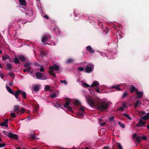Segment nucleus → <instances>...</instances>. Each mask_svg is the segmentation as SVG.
<instances>
[{"instance_id":"f257e3e1","label":"nucleus","mask_w":149,"mask_h":149,"mask_svg":"<svg viewBox=\"0 0 149 149\" xmlns=\"http://www.w3.org/2000/svg\"><path fill=\"white\" fill-rule=\"evenodd\" d=\"M86 98L87 103L90 106L95 108L102 111L107 110L109 106L107 102L94 100L91 96L86 97Z\"/></svg>"},{"instance_id":"f03ea898","label":"nucleus","mask_w":149,"mask_h":149,"mask_svg":"<svg viewBox=\"0 0 149 149\" xmlns=\"http://www.w3.org/2000/svg\"><path fill=\"white\" fill-rule=\"evenodd\" d=\"M51 38V36L49 35H47L44 36L41 39L42 42L44 44L45 42H48V40Z\"/></svg>"},{"instance_id":"7ed1b4c3","label":"nucleus","mask_w":149,"mask_h":149,"mask_svg":"<svg viewBox=\"0 0 149 149\" xmlns=\"http://www.w3.org/2000/svg\"><path fill=\"white\" fill-rule=\"evenodd\" d=\"M146 123V121H143L141 119H140V120L136 124V127L145 126Z\"/></svg>"},{"instance_id":"20e7f679","label":"nucleus","mask_w":149,"mask_h":149,"mask_svg":"<svg viewBox=\"0 0 149 149\" xmlns=\"http://www.w3.org/2000/svg\"><path fill=\"white\" fill-rule=\"evenodd\" d=\"M94 66L92 65L91 66H87L84 70L86 73H90L93 70Z\"/></svg>"},{"instance_id":"39448f33","label":"nucleus","mask_w":149,"mask_h":149,"mask_svg":"<svg viewBox=\"0 0 149 149\" xmlns=\"http://www.w3.org/2000/svg\"><path fill=\"white\" fill-rule=\"evenodd\" d=\"M8 137L11 139H18L19 138L17 135L15 134H13L11 132H10L8 135Z\"/></svg>"},{"instance_id":"423d86ee","label":"nucleus","mask_w":149,"mask_h":149,"mask_svg":"<svg viewBox=\"0 0 149 149\" xmlns=\"http://www.w3.org/2000/svg\"><path fill=\"white\" fill-rule=\"evenodd\" d=\"M59 68V67L58 65L56 64H54L53 66L50 67L49 70L52 71L54 70H58Z\"/></svg>"},{"instance_id":"0eeeda50","label":"nucleus","mask_w":149,"mask_h":149,"mask_svg":"<svg viewBox=\"0 0 149 149\" xmlns=\"http://www.w3.org/2000/svg\"><path fill=\"white\" fill-rule=\"evenodd\" d=\"M33 14V11L30 9H28L25 11V14L26 16H32Z\"/></svg>"},{"instance_id":"6e6552de","label":"nucleus","mask_w":149,"mask_h":149,"mask_svg":"<svg viewBox=\"0 0 149 149\" xmlns=\"http://www.w3.org/2000/svg\"><path fill=\"white\" fill-rule=\"evenodd\" d=\"M19 108V106L18 105H15L14 106V111L16 112L18 115H20Z\"/></svg>"},{"instance_id":"1a4fd4ad","label":"nucleus","mask_w":149,"mask_h":149,"mask_svg":"<svg viewBox=\"0 0 149 149\" xmlns=\"http://www.w3.org/2000/svg\"><path fill=\"white\" fill-rule=\"evenodd\" d=\"M18 58L19 60L22 62H24L26 61V58L22 55H20L18 56Z\"/></svg>"},{"instance_id":"9d476101","label":"nucleus","mask_w":149,"mask_h":149,"mask_svg":"<svg viewBox=\"0 0 149 149\" xmlns=\"http://www.w3.org/2000/svg\"><path fill=\"white\" fill-rule=\"evenodd\" d=\"M100 86L99 83L96 81H93V84L91 86V87H96L97 88Z\"/></svg>"},{"instance_id":"9b49d317","label":"nucleus","mask_w":149,"mask_h":149,"mask_svg":"<svg viewBox=\"0 0 149 149\" xmlns=\"http://www.w3.org/2000/svg\"><path fill=\"white\" fill-rule=\"evenodd\" d=\"M21 91L18 90L16 91L15 93L14 92V94L13 95H14L16 98L19 99L18 95L21 93Z\"/></svg>"},{"instance_id":"f8f14e48","label":"nucleus","mask_w":149,"mask_h":149,"mask_svg":"<svg viewBox=\"0 0 149 149\" xmlns=\"http://www.w3.org/2000/svg\"><path fill=\"white\" fill-rule=\"evenodd\" d=\"M130 92L132 93L135 92V93L138 91V90L134 86H131L130 88Z\"/></svg>"},{"instance_id":"ddd939ff","label":"nucleus","mask_w":149,"mask_h":149,"mask_svg":"<svg viewBox=\"0 0 149 149\" xmlns=\"http://www.w3.org/2000/svg\"><path fill=\"white\" fill-rule=\"evenodd\" d=\"M84 109L81 107L79 109V115L80 116H83L84 115Z\"/></svg>"},{"instance_id":"4468645a","label":"nucleus","mask_w":149,"mask_h":149,"mask_svg":"<svg viewBox=\"0 0 149 149\" xmlns=\"http://www.w3.org/2000/svg\"><path fill=\"white\" fill-rule=\"evenodd\" d=\"M86 50L90 53H94L95 52L92 49L90 46H88L86 47Z\"/></svg>"},{"instance_id":"2eb2a0df","label":"nucleus","mask_w":149,"mask_h":149,"mask_svg":"<svg viewBox=\"0 0 149 149\" xmlns=\"http://www.w3.org/2000/svg\"><path fill=\"white\" fill-rule=\"evenodd\" d=\"M32 65L31 62L30 61H26L24 64V66L25 68L31 67V66Z\"/></svg>"},{"instance_id":"dca6fc26","label":"nucleus","mask_w":149,"mask_h":149,"mask_svg":"<svg viewBox=\"0 0 149 149\" xmlns=\"http://www.w3.org/2000/svg\"><path fill=\"white\" fill-rule=\"evenodd\" d=\"M37 78L40 79L42 78L43 76L42 74L40 72H37L35 74Z\"/></svg>"},{"instance_id":"f3484780","label":"nucleus","mask_w":149,"mask_h":149,"mask_svg":"<svg viewBox=\"0 0 149 149\" xmlns=\"http://www.w3.org/2000/svg\"><path fill=\"white\" fill-rule=\"evenodd\" d=\"M135 93L137 94V97L139 98L141 97L143 95V93L141 91H139L138 90Z\"/></svg>"},{"instance_id":"a211bd4d","label":"nucleus","mask_w":149,"mask_h":149,"mask_svg":"<svg viewBox=\"0 0 149 149\" xmlns=\"http://www.w3.org/2000/svg\"><path fill=\"white\" fill-rule=\"evenodd\" d=\"M6 88L7 90V91L10 93L12 94V95H13L14 94V92L12 90V89L9 86H7V85L6 84Z\"/></svg>"},{"instance_id":"6ab92c4d","label":"nucleus","mask_w":149,"mask_h":149,"mask_svg":"<svg viewBox=\"0 0 149 149\" xmlns=\"http://www.w3.org/2000/svg\"><path fill=\"white\" fill-rule=\"evenodd\" d=\"M19 2L20 6H26V3L25 0H19Z\"/></svg>"},{"instance_id":"aec40b11","label":"nucleus","mask_w":149,"mask_h":149,"mask_svg":"<svg viewBox=\"0 0 149 149\" xmlns=\"http://www.w3.org/2000/svg\"><path fill=\"white\" fill-rule=\"evenodd\" d=\"M7 70H11L13 67L12 65L10 63H8L6 65Z\"/></svg>"},{"instance_id":"412c9836","label":"nucleus","mask_w":149,"mask_h":149,"mask_svg":"<svg viewBox=\"0 0 149 149\" xmlns=\"http://www.w3.org/2000/svg\"><path fill=\"white\" fill-rule=\"evenodd\" d=\"M33 89L34 91H37L39 90V87L38 85H35L33 87Z\"/></svg>"},{"instance_id":"4be33fe9","label":"nucleus","mask_w":149,"mask_h":149,"mask_svg":"<svg viewBox=\"0 0 149 149\" xmlns=\"http://www.w3.org/2000/svg\"><path fill=\"white\" fill-rule=\"evenodd\" d=\"M149 118V115L148 114V113H147V115H145V116H143L142 118L141 119L144 120H147Z\"/></svg>"},{"instance_id":"5701e85b","label":"nucleus","mask_w":149,"mask_h":149,"mask_svg":"<svg viewBox=\"0 0 149 149\" xmlns=\"http://www.w3.org/2000/svg\"><path fill=\"white\" fill-rule=\"evenodd\" d=\"M14 62L16 64H19L20 63L18 58L15 57L14 59Z\"/></svg>"},{"instance_id":"b1692460","label":"nucleus","mask_w":149,"mask_h":149,"mask_svg":"<svg viewBox=\"0 0 149 149\" xmlns=\"http://www.w3.org/2000/svg\"><path fill=\"white\" fill-rule=\"evenodd\" d=\"M74 104L76 106L79 105L81 103L80 102L77 100H75L73 102Z\"/></svg>"},{"instance_id":"393cba45","label":"nucleus","mask_w":149,"mask_h":149,"mask_svg":"<svg viewBox=\"0 0 149 149\" xmlns=\"http://www.w3.org/2000/svg\"><path fill=\"white\" fill-rule=\"evenodd\" d=\"M74 61V60L71 58H70L68 59L66 61V63L67 64L71 63L73 62Z\"/></svg>"},{"instance_id":"a878e982","label":"nucleus","mask_w":149,"mask_h":149,"mask_svg":"<svg viewBox=\"0 0 149 149\" xmlns=\"http://www.w3.org/2000/svg\"><path fill=\"white\" fill-rule=\"evenodd\" d=\"M21 93L22 95V97L24 99H25L26 98V93L24 91H22L21 92Z\"/></svg>"},{"instance_id":"bb28decb","label":"nucleus","mask_w":149,"mask_h":149,"mask_svg":"<svg viewBox=\"0 0 149 149\" xmlns=\"http://www.w3.org/2000/svg\"><path fill=\"white\" fill-rule=\"evenodd\" d=\"M141 103L140 102V101L139 100H138L136 102L135 105H134V107L135 108H136L137 106H138L139 104H141Z\"/></svg>"},{"instance_id":"cd10ccee","label":"nucleus","mask_w":149,"mask_h":149,"mask_svg":"<svg viewBox=\"0 0 149 149\" xmlns=\"http://www.w3.org/2000/svg\"><path fill=\"white\" fill-rule=\"evenodd\" d=\"M122 115L123 116H125L129 120H131L132 119V118L130 117L127 114L124 113L122 114Z\"/></svg>"},{"instance_id":"c85d7f7f","label":"nucleus","mask_w":149,"mask_h":149,"mask_svg":"<svg viewBox=\"0 0 149 149\" xmlns=\"http://www.w3.org/2000/svg\"><path fill=\"white\" fill-rule=\"evenodd\" d=\"M2 60L3 61H5L7 59H10V57L8 55H6L2 57Z\"/></svg>"},{"instance_id":"c756f323","label":"nucleus","mask_w":149,"mask_h":149,"mask_svg":"<svg viewBox=\"0 0 149 149\" xmlns=\"http://www.w3.org/2000/svg\"><path fill=\"white\" fill-rule=\"evenodd\" d=\"M46 55V53L44 51H41L40 52V56L42 57L45 56Z\"/></svg>"},{"instance_id":"7c9ffc66","label":"nucleus","mask_w":149,"mask_h":149,"mask_svg":"<svg viewBox=\"0 0 149 149\" xmlns=\"http://www.w3.org/2000/svg\"><path fill=\"white\" fill-rule=\"evenodd\" d=\"M119 87V86L118 85L116 86H113L112 88H115L118 91H120L121 90V88Z\"/></svg>"},{"instance_id":"2f4dec72","label":"nucleus","mask_w":149,"mask_h":149,"mask_svg":"<svg viewBox=\"0 0 149 149\" xmlns=\"http://www.w3.org/2000/svg\"><path fill=\"white\" fill-rule=\"evenodd\" d=\"M70 102L69 101H67L65 104L64 105V107L65 108H66L70 104Z\"/></svg>"},{"instance_id":"473e14b6","label":"nucleus","mask_w":149,"mask_h":149,"mask_svg":"<svg viewBox=\"0 0 149 149\" xmlns=\"http://www.w3.org/2000/svg\"><path fill=\"white\" fill-rule=\"evenodd\" d=\"M53 71L51 70H49L48 71V72L52 75L54 77H55L56 76V74H55L53 73Z\"/></svg>"},{"instance_id":"72a5a7b5","label":"nucleus","mask_w":149,"mask_h":149,"mask_svg":"<svg viewBox=\"0 0 149 149\" xmlns=\"http://www.w3.org/2000/svg\"><path fill=\"white\" fill-rule=\"evenodd\" d=\"M128 95V93L127 92H125L123 95L122 96V98L123 99L125 98V97H127Z\"/></svg>"},{"instance_id":"f704fd0d","label":"nucleus","mask_w":149,"mask_h":149,"mask_svg":"<svg viewBox=\"0 0 149 149\" xmlns=\"http://www.w3.org/2000/svg\"><path fill=\"white\" fill-rule=\"evenodd\" d=\"M141 137L139 136H137L136 137V141L137 142H140L141 140Z\"/></svg>"},{"instance_id":"c9c22d12","label":"nucleus","mask_w":149,"mask_h":149,"mask_svg":"<svg viewBox=\"0 0 149 149\" xmlns=\"http://www.w3.org/2000/svg\"><path fill=\"white\" fill-rule=\"evenodd\" d=\"M50 96L51 98H54L57 97V94L56 93H54L53 94L50 95Z\"/></svg>"},{"instance_id":"e433bc0d","label":"nucleus","mask_w":149,"mask_h":149,"mask_svg":"<svg viewBox=\"0 0 149 149\" xmlns=\"http://www.w3.org/2000/svg\"><path fill=\"white\" fill-rule=\"evenodd\" d=\"M21 109V110L19 111L20 112V114L23 113L24 112L26 111L25 109L23 108H22Z\"/></svg>"},{"instance_id":"4c0bfd02","label":"nucleus","mask_w":149,"mask_h":149,"mask_svg":"<svg viewBox=\"0 0 149 149\" xmlns=\"http://www.w3.org/2000/svg\"><path fill=\"white\" fill-rule=\"evenodd\" d=\"M8 74H9V76H10L11 77H12L13 78H14L15 77V75L13 72H9V73Z\"/></svg>"},{"instance_id":"58836bf2","label":"nucleus","mask_w":149,"mask_h":149,"mask_svg":"<svg viewBox=\"0 0 149 149\" xmlns=\"http://www.w3.org/2000/svg\"><path fill=\"white\" fill-rule=\"evenodd\" d=\"M66 108H67L68 110L70 111L71 113H73V111L72 110V108L71 107L68 106Z\"/></svg>"},{"instance_id":"ea45409f","label":"nucleus","mask_w":149,"mask_h":149,"mask_svg":"<svg viewBox=\"0 0 149 149\" xmlns=\"http://www.w3.org/2000/svg\"><path fill=\"white\" fill-rule=\"evenodd\" d=\"M30 135V138L32 139H34L36 138V136L33 134H31Z\"/></svg>"},{"instance_id":"a19ab883","label":"nucleus","mask_w":149,"mask_h":149,"mask_svg":"<svg viewBox=\"0 0 149 149\" xmlns=\"http://www.w3.org/2000/svg\"><path fill=\"white\" fill-rule=\"evenodd\" d=\"M83 85L84 87H90V85L89 84L85 83H84Z\"/></svg>"},{"instance_id":"79ce46f5","label":"nucleus","mask_w":149,"mask_h":149,"mask_svg":"<svg viewBox=\"0 0 149 149\" xmlns=\"http://www.w3.org/2000/svg\"><path fill=\"white\" fill-rule=\"evenodd\" d=\"M60 82L62 83H63L65 84H68V82L65 80H61Z\"/></svg>"},{"instance_id":"37998d69","label":"nucleus","mask_w":149,"mask_h":149,"mask_svg":"<svg viewBox=\"0 0 149 149\" xmlns=\"http://www.w3.org/2000/svg\"><path fill=\"white\" fill-rule=\"evenodd\" d=\"M117 146L119 148V149H123L122 146L119 143H117Z\"/></svg>"},{"instance_id":"c03bdc74","label":"nucleus","mask_w":149,"mask_h":149,"mask_svg":"<svg viewBox=\"0 0 149 149\" xmlns=\"http://www.w3.org/2000/svg\"><path fill=\"white\" fill-rule=\"evenodd\" d=\"M98 25L101 27V28H102L103 26V24L102 23L98 21L97 23Z\"/></svg>"},{"instance_id":"a18cd8bd","label":"nucleus","mask_w":149,"mask_h":149,"mask_svg":"<svg viewBox=\"0 0 149 149\" xmlns=\"http://www.w3.org/2000/svg\"><path fill=\"white\" fill-rule=\"evenodd\" d=\"M118 124L120 126L122 127L123 128H125L124 125H122L120 122H118Z\"/></svg>"},{"instance_id":"49530a36","label":"nucleus","mask_w":149,"mask_h":149,"mask_svg":"<svg viewBox=\"0 0 149 149\" xmlns=\"http://www.w3.org/2000/svg\"><path fill=\"white\" fill-rule=\"evenodd\" d=\"M2 132L5 135L7 136H8V134L10 133V132H6L5 131H2Z\"/></svg>"},{"instance_id":"de8ad7c7","label":"nucleus","mask_w":149,"mask_h":149,"mask_svg":"<svg viewBox=\"0 0 149 149\" xmlns=\"http://www.w3.org/2000/svg\"><path fill=\"white\" fill-rule=\"evenodd\" d=\"M10 116L11 117H12L13 118L16 117V114L15 113H11Z\"/></svg>"},{"instance_id":"09e8293b","label":"nucleus","mask_w":149,"mask_h":149,"mask_svg":"<svg viewBox=\"0 0 149 149\" xmlns=\"http://www.w3.org/2000/svg\"><path fill=\"white\" fill-rule=\"evenodd\" d=\"M45 89L46 90H49L50 89V87L48 85H47L45 87Z\"/></svg>"},{"instance_id":"8fccbe9b","label":"nucleus","mask_w":149,"mask_h":149,"mask_svg":"<svg viewBox=\"0 0 149 149\" xmlns=\"http://www.w3.org/2000/svg\"><path fill=\"white\" fill-rule=\"evenodd\" d=\"M124 107L123 106H121L118 109V110L121 111H123L124 110Z\"/></svg>"},{"instance_id":"3c124183","label":"nucleus","mask_w":149,"mask_h":149,"mask_svg":"<svg viewBox=\"0 0 149 149\" xmlns=\"http://www.w3.org/2000/svg\"><path fill=\"white\" fill-rule=\"evenodd\" d=\"M142 139L143 140H146L147 139V138L145 136H143L141 137Z\"/></svg>"},{"instance_id":"603ef678","label":"nucleus","mask_w":149,"mask_h":149,"mask_svg":"<svg viewBox=\"0 0 149 149\" xmlns=\"http://www.w3.org/2000/svg\"><path fill=\"white\" fill-rule=\"evenodd\" d=\"M44 70H45L43 68V67L42 66L41 67L40 69V71L41 72H43L44 71Z\"/></svg>"},{"instance_id":"864d4df0","label":"nucleus","mask_w":149,"mask_h":149,"mask_svg":"<svg viewBox=\"0 0 149 149\" xmlns=\"http://www.w3.org/2000/svg\"><path fill=\"white\" fill-rule=\"evenodd\" d=\"M5 124L4 122H3L0 123V125L1 126H4L5 125Z\"/></svg>"},{"instance_id":"5fc2aeb1","label":"nucleus","mask_w":149,"mask_h":149,"mask_svg":"<svg viewBox=\"0 0 149 149\" xmlns=\"http://www.w3.org/2000/svg\"><path fill=\"white\" fill-rule=\"evenodd\" d=\"M109 121H113L114 120V117L113 116H112L111 117L109 118Z\"/></svg>"},{"instance_id":"6e6d98bb","label":"nucleus","mask_w":149,"mask_h":149,"mask_svg":"<svg viewBox=\"0 0 149 149\" xmlns=\"http://www.w3.org/2000/svg\"><path fill=\"white\" fill-rule=\"evenodd\" d=\"M26 70L27 72H29L30 71V70L31 69V67H28V68H26Z\"/></svg>"},{"instance_id":"4d7b16f0","label":"nucleus","mask_w":149,"mask_h":149,"mask_svg":"<svg viewBox=\"0 0 149 149\" xmlns=\"http://www.w3.org/2000/svg\"><path fill=\"white\" fill-rule=\"evenodd\" d=\"M43 17L46 19H49V16L47 15H44Z\"/></svg>"},{"instance_id":"13d9d810","label":"nucleus","mask_w":149,"mask_h":149,"mask_svg":"<svg viewBox=\"0 0 149 149\" xmlns=\"http://www.w3.org/2000/svg\"><path fill=\"white\" fill-rule=\"evenodd\" d=\"M6 145L4 143H0V148L3 147L5 146Z\"/></svg>"},{"instance_id":"bf43d9fd","label":"nucleus","mask_w":149,"mask_h":149,"mask_svg":"<svg viewBox=\"0 0 149 149\" xmlns=\"http://www.w3.org/2000/svg\"><path fill=\"white\" fill-rule=\"evenodd\" d=\"M124 108H127V105L125 103H123L122 104Z\"/></svg>"},{"instance_id":"052dcab7","label":"nucleus","mask_w":149,"mask_h":149,"mask_svg":"<svg viewBox=\"0 0 149 149\" xmlns=\"http://www.w3.org/2000/svg\"><path fill=\"white\" fill-rule=\"evenodd\" d=\"M84 68H83V67H79V68H78V69L80 71H83L84 70Z\"/></svg>"},{"instance_id":"680f3d73","label":"nucleus","mask_w":149,"mask_h":149,"mask_svg":"<svg viewBox=\"0 0 149 149\" xmlns=\"http://www.w3.org/2000/svg\"><path fill=\"white\" fill-rule=\"evenodd\" d=\"M61 105L58 103H56L55 104V107H60Z\"/></svg>"},{"instance_id":"e2e57ef3","label":"nucleus","mask_w":149,"mask_h":149,"mask_svg":"<svg viewBox=\"0 0 149 149\" xmlns=\"http://www.w3.org/2000/svg\"><path fill=\"white\" fill-rule=\"evenodd\" d=\"M100 125L101 126H104V125H106V123L105 122H104L103 123H100Z\"/></svg>"},{"instance_id":"0e129e2a","label":"nucleus","mask_w":149,"mask_h":149,"mask_svg":"<svg viewBox=\"0 0 149 149\" xmlns=\"http://www.w3.org/2000/svg\"><path fill=\"white\" fill-rule=\"evenodd\" d=\"M9 85L11 86H12L13 85V81H10L9 83Z\"/></svg>"},{"instance_id":"69168bd1","label":"nucleus","mask_w":149,"mask_h":149,"mask_svg":"<svg viewBox=\"0 0 149 149\" xmlns=\"http://www.w3.org/2000/svg\"><path fill=\"white\" fill-rule=\"evenodd\" d=\"M8 119L4 120V122L5 124L8 123Z\"/></svg>"},{"instance_id":"338daca9","label":"nucleus","mask_w":149,"mask_h":149,"mask_svg":"<svg viewBox=\"0 0 149 149\" xmlns=\"http://www.w3.org/2000/svg\"><path fill=\"white\" fill-rule=\"evenodd\" d=\"M96 92L97 93H100V91H99V88H98L96 90Z\"/></svg>"},{"instance_id":"774afa93","label":"nucleus","mask_w":149,"mask_h":149,"mask_svg":"<svg viewBox=\"0 0 149 149\" xmlns=\"http://www.w3.org/2000/svg\"><path fill=\"white\" fill-rule=\"evenodd\" d=\"M141 113L143 115H144L146 114V112L144 111H141Z\"/></svg>"}]
</instances>
